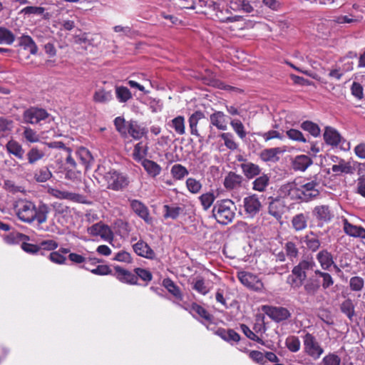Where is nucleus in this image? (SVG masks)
<instances>
[{
    "instance_id": "f3484780",
    "label": "nucleus",
    "mask_w": 365,
    "mask_h": 365,
    "mask_svg": "<svg viewBox=\"0 0 365 365\" xmlns=\"http://www.w3.org/2000/svg\"><path fill=\"white\" fill-rule=\"evenodd\" d=\"M239 160L242 161L240 167L242 173L247 179H253L260 175L262 169L258 165L245 159H240Z\"/></svg>"
},
{
    "instance_id": "09e8293b",
    "label": "nucleus",
    "mask_w": 365,
    "mask_h": 365,
    "mask_svg": "<svg viewBox=\"0 0 365 365\" xmlns=\"http://www.w3.org/2000/svg\"><path fill=\"white\" fill-rule=\"evenodd\" d=\"M52 177V173L47 167H42L36 170L34 178L38 182H44Z\"/></svg>"
},
{
    "instance_id": "2f4dec72",
    "label": "nucleus",
    "mask_w": 365,
    "mask_h": 365,
    "mask_svg": "<svg viewBox=\"0 0 365 365\" xmlns=\"http://www.w3.org/2000/svg\"><path fill=\"white\" fill-rule=\"evenodd\" d=\"M281 153L279 148H272L263 150L259 154V158L265 163H275L279 160L278 154Z\"/></svg>"
},
{
    "instance_id": "0eeeda50",
    "label": "nucleus",
    "mask_w": 365,
    "mask_h": 365,
    "mask_svg": "<svg viewBox=\"0 0 365 365\" xmlns=\"http://www.w3.org/2000/svg\"><path fill=\"white\" fill-rule=\"evenodd\" d=\"M304 351L314 360H317L324 353V349L317 339L311 334L307 333L303 339Z\"/></svg>"
},
{
    "instance_id": "e2e57ef3",
    "label": "nucleus",
    "mask_w": 365,
    "mask_h": 365,
    "mask_svg": "<svg viewBox=\"0 0 365 365\" xmlns=\"http://www.w3.org/2000/svg\"><path fill=\"white\" fill-rule=\"evenodd\" d=\"M220 137L224 140L225 145L230 150H235L238 145L233 139V135L230 133H222Z\"/></svg>"
},
{
    "instance_id": "4d7b16f0",
    "label": "nucleus",
    "mask_w": 365,
    "mask_h": 365,
    "mask_svg": "<svg viewBox=\"0 0 365 365\" xmlns=\"http://www.w3.org/2000/svg\"><path fill=\"white\" fill-rule=\"evenodd\" d=\"M353 69L352 63L348 66L346 70L342 69L340 67L336 66L330 69L328 76L331 79H335L336 81L341 80V77L344 76V73L346 71H351Z\"/></svg>"
},
{
    "instance_id": "6e6d98bb",
    "label": "nucleus",
    "mask_w": 365,
    "mask_h": 365,
    "mask_svg": "<svg viewBox=\"0 0 365 365\" xmlns=\"http://www.w3.org/2000/svg\"><path fill=\"white\" fill-rule=\"evenodd\" d=\"M284 250H285L287 256L291 260L297 258L299 255V250L294 242L291 241L286 242L284 246Z\"/></svg>"
},
{
    "instance_id": "dca6fc26",
    "label": "nucleus",
    "mask_w": 365,
    "mask_h": 365,
    "mask_svg": "<svg viewBox=\"0 0 365 365\" xmlns=\"http://www.w3.org/2000/svg\"><path fill=\"white\" fill-rule=\"evenodd\" d=\"M343 231L349 237L355 238H365V229L351 223L348 219L341 218Z\"/></svg>"
},
{
    "instance_id": "72a5a7b5",
    "label": "nucleus",
    "mask_w": 365,
    "mask_h": 365,
    "mask_svg": "<svg viewBox=\"0 0 365 365\" xmlns=\"http://www.w3.org/2000/svg\"><path fill=\"white\" fill-rule=\"evenodd\" d=\"M46 155L45 149L40 148L37 146L32 147L26 153L28 163L31 165L35 164L36 162L43 159Z\"/></svg>"
},
{
    "instance_id": "f257e3e1",
    "label": "nucleus",
    "mask_w": 365,
    "mask_h": 365,
    "mask_svg": "<svg viewBox=\"0 0 365 365\" xmlns=\"http://www.w3.org/2000/svg\"><path fill=\"white\" fill-rule=\"evenodd\" d=\"M16 215L22 222L31 223L36 220L43 224L47 220L49 207L46 204H41L37 207L29 200H19L15 205Z\"/></svg>"
},
{
    "instance_id": "2eb2a0df",
    "label": "nucleus",
    "mask_w": 365,
    "mask_h": 365,
    "mask_svg": "<svg viewBox=\"0 0 365 365\" xmlns=\"http://www.w3.org/2000/svg\"><path fill=\"white\" fill-rule=\"evenodd\" d=\"M128 202L131 210L135 215L147 223L151 222L149 210L143 202L136 199H128Z\"/></svg>"
},
{
    "instance_id": "8fccbe9b",
    "label": "nucleus",
    "mask_w": 365,
    "mask_h": 365,
    "mask_svg": "<svg viewBox=\"0 0 365 365\" xmlns=\"http://www.w3.org/2000/svg\"><path fill=\"white\" fill-rule=\"evenodd\" d=\"M301 128L309 132L314 137H318L320 135V128L319 125L312 121L306 120L301 124Z\"/></svg>"
},
{
    "instance_id": "a211bd4d",
    "label": "nucleus",
    "mask_w": 365,
    "mask_h": 365,
    "mask_svg": "<svg viewBox=\"0 0 365 365\" xmlns=\"http://www.w3.org/2000/svg\"><path fill=\"white\" fill-rule=\"evenodd\" d=\"M212 126L223 131L227 129V116L222 111L215 110L210 115V127Z\"/></svg>"
},
{
    "instance_id": "a18cd8bd",
    "label": "nucleus",
    "mask_w": 365,
    "mask_h": 365,
    "mask_svg": "<svg viewBox=\"0 0 365 365\" xmlns=\"http://www.w3.org/2000/svg\"><path fill=\"white\" fill-rule=\"evenodd\" d=\"M147 153H148V148L146 146H145L143 144V143H141V142L138 143L135 145L134 150L133 152V159L135 161L141 163L142 160H144L145 159V157L146 156Z\"/></svg>"
},
{
    "instance_id": "4be33fe9",
    "label": "nucleus",
    "mask_w": 365,
    "mask_h": 365,
    "mask_svg": "<svg viewBox=\"0 0 365 365\" xmlns=\"http://www.w3.org/2000/svg\"><path fill=\"white\" fill-rule=\"evenodd\" d=\"M6 150L9 154L15 156L17 159H24L25 150L18 141L14 139L9 140L6 144Z\"/></svg>"
},
{
    "instance_id": "79ce46f5",
    "label": "nucleus",
    "mask_w": 365,
    "mask_h": 365,
    "mask_svg": "<svg viewBox=\"0 0 365 365\" xmlns=\"http://www.w3.org/2000/svg\"><path fill=\"white\" fill-rule=\"evenodd\" d=\"M113 99L111 91H106L103 88L98 89L93 94V101L99 103H107Z\"/></svg>"
},
{
    "instance_id": "cd10ccee",
    "label": "nucleus",
    "mask_w": 365,
    "mask_h": 365,
    "mask_svg": "<svg viewBox=\"0 0 365 365\" xmlns=\"http://www.w3.org/2000/svg\"><path fill=\"white\" fill-rule=\"evenodd\" d=\"M204 118L205 115L200 110H196L192 115H190L188 119V123L190 134L192 135H195L196 137L200 136L197 129V125L199 121Z\"/></svg>"
},
{
    "instance_id": "680f3d73",
    "label": "nucleus",
    "mask_w": 365,
    "mask_h": 365,
    "mask_svg": "<svg viewBox=\"0 0 365 365\" xmlns=\"http://www.w3.org/2000/svg\"><path fill=\"white\" fill-rule=\"evenodd\" d=\"M285 344L287 349L292 352H297L300 349V341L297 336H290L286 339Z\"/></svg>"
},
{
    "instance_id": "9b49d317",
    "label": "nucleus",
    "mask_w": 365,
    "mask_h": 365,
    "mask_svg": "<svg viewBox=\"0 0 365 365\" xmlns=\"http://www.w3.org/2000/svg\"><path fill=\"white\" fill-rule=\"evenodd\" d=\"M48 192L51 196L57 199L68 200L74 202L86 203V197L78 193L61 190L56 188H49Z\"/></svg>"
},
{
    "instance_id": "de8ad7c7",
    "label": "nucleus",
    "mask_w": 365,
    "mask_h": 365,
    "mask_svg": "<svg viewBox=\"0 0 365 365\" xmlns=\"http://www.w3.org/2000/svg\"><path fill=\"white\" fill-rule=\"evenodd\" d=\"M49 147H51V148H63L68 153V155L66 158V163L67 165L66 168H76L77 163H76L74 158H73L71 154L70 148L65 147L64 144L61 142L54 143L53 144L51 143L49 145Z\"/></svg>"
},
{
    "instance_id": "6e6552de",
    "label": "nucleus",
    "mask_w": 365,
    "mask_h": 365,
    "mask_svg": "<svg viewBox=\"0 0 365 365\" xmlns=\"http://www.w3.org/2000/svg\"><path fill=\"white\" fill-rule=\"evenodd\" d=\"M244 213L248 218H254L262 209V203L256 194L250 195L243 199Z\"/></svg>"
},
{
    "instance_id": "4c0bfd02",
    "label": "nucleus",
    "mask_w": 365,
    "mask_h": 365,
    "mask_svg": "<svg viewBox=\"0 0 365 365\" xmlns=\"http://www.w3.org/2000/svg\"><path fill=\"white\" fill-rule=\"evenodd\" d=\"M115 93L116 99L120 103H125L133 98L130 91L123 86H115Z\"/></svg>"
},
{
    "instance_id": "bb28decb",
    "label": "nucleus",
    "mask_w": 365,
    "mask_h": 365,
    "mask_svg": "<svg viewBox=\"0 0 365 365\" xmlns=\"http://www.w3.org/2000/svg\"><path fill=\"white\" fill-rule=\"evenodd\" d=\"M141 165L143 167L147 174L153 178H156L161 173V166L153 160L145 159L142 160Z\"/></svg>"
},
{
    "instance_id": "338daca9",
    "label": "nucleus",
    "mask_w": 365,
    "mask_h": 365,
    "mask_svg": "<svg viewBox=\"0 0 365 365\" xmlns=\"http://www.w3.org/2000/svg\"><path fill=\"white\" fill-rule=\"evenodd\" d=\"M114 125L116 130L122 135H127L128 123H125V119L123 117H117L114 120Z\"/></svg>"
},
{
    "instance_id": "7ed1b4c3",
    "label": "nucleus",
    "mask_w": 365,
    "mask_h": 365,
    "mask_svg": "<svg viewBox=\"0 0 365 365\" xmlns=\"http://www.w3.org/2000/svg\"><path fill=\"white\" fill-rule=\"evenodd\" d=\"M321 180L322 175H317L312 180L298 187L299 200L308 202L318 197L321 188Z\"/></svg>"
},
{
    "instance_id": "4468645a",
    "label": "nucleus",
    "mask_w": 365,
    "mask_h": 365,
    "mask_svg": "<svg viewBox=\"0 0 365 365\" xmlns=\"http://www.w3.org/2000/svg\"><path fill=\"white\" fill-rule=\"evenodd\" d=\"M88 232L93 236H99L105 241H111L113 234L110 228L103 223H96L88 227Z\"/></svg>"
},
{
    "instance_id": "a878e982",
    "label": "nucleus",
    "mask_w": 365,
    "mask_h": 365,
    "mask_svg": "<svg viewBox=\"0 0 365 365\" xmlns=\"http://www.w3.org/2000/svg\"><path fill=\"white\" fill-rule=\"evenodd\" d=\"M301 242L304 243L307 248L312 252H316L321 245L319 237L313 232H310L301 237Z\"/></svg>"
},
{
    "instance_id": "1a4fd4ad",
    "label": "nucleus",
    "mask_w": 365,
    "mask_h": 365,
    "mask_svg": "<svg viewBox=\"0 0 365 365\" xmlns=\"http://www.w3.org/2000/svg\"><path fill=\"white\" fill-rule=\"evenodd\" d=\"M262 310L273 321L280 322L286 320L290 317L291 314L289 311L282 307H273L269 305H264Z\"/></svg>"
},
{
    "instance_id": "6ab92c4d",
    "label": "nucleus",
    "mask_w": 365,
    "mask_h": 365,
    "mask_svg": "<svg viewBox=\"0 0 365 365\" xmlns=\"http://www.w3.org/2000/svg\"><path fill=\"white\" fill-rule=\"evenodd\" d=\"M312 214L317 220L322 222H328L334 217L333 212L326 205L316 206L312 211Z\"/></svg>"
},
{
    "instance_id": "bf43d9fd",
    "label": "nucleus",
    "mask_w": 365,
    "mask_h": 365,
    "mask_svg": "<svg viewBox=\"0 0 365 365\" xmlns=\"http://www.w3.org/2000/svg\"><path fill=\"white\" fill-rule=\"evenodd\" d=\"M230 125L240 138L244 139L246 137L247 133L245 130V126L240 120H232L230 121Z\"/></svg>"
},
{
    "instance_id": "ea45409f",
    "label": "nucleus",
    "mask_w": 365,
    "mask_h": 365,
    "mask_svg": "<svg viewBox=\"0 0 365 365\" xmlns=\"http://www.w3.org/2000/svg\"><path fill=\"white\" fill-rule=\"evenodd\" d=\"M19 45L25 50H29L31 54H36L38 51L36 44L29 36H22L19 39Z\"/></svg>"
},
{
    "instance_id": "b1692460",
    "label": "nucleus",
    "mask_w": 365,
    "mask_h": 365,
    "mask_svg": "<svg viewBox=\"0 0 365 365\" xmlns=\"http://www.w3.org/2000/svg\"><path fill=\"white\" fill-rule=\"evenodd\" d=\"M243 178L242 175L236 174L234 172H230L225 178L224 186L227 190L237 189L241 187Z\"/></svg>"
},
{
    "instance_id": "f8f14e48",
    "label": "nucleus",
    "mask_w": 365,
    "mask_h": 365,
    "mask_svg": "<svg viewBox=\"0 0 365 365\" xmlns=\"http://www.w3.org/2000/svg\"><path fill=\"white\" fill-rule=\"evenodd\" d=\"M315 262L312 259H303L294 266L292 273L294 274L300 281L304 282L307 278V272L313 269Z\"/></svg>"
},
{
    "instance_id": "603ef678",
    "label": "nucleus",
    "mask_w": 365,
    "mask_h": 365,
    "mask_svg": "<svg viewBox=\"0 0 365 365\" xmlns=\"http://www.w3.org/2000/svg\"><path fill=\"white\" fill-rule=\"evenodd\" d=\"M15 40L14 34L3 27H0V44L11 45Z\"/></svg>"
},
{
    "instance_id": "39448f33",
    "label": "nucleus",
    "mask_w": 365,
    "mask_h": 365,
    "mask_svg": "<svg viewBox=\"0 0 365 365\" xmlns=\"http://www.w3.org/2000/svg\"><path fill=\"white\" fill-rule=\"evenodd\" d=\"M51 119L50 114L45 109L34 106L26 109L22 114L23 123L32 125L41 121L49 122Z\"/></svg>"
},
{
    "instance_id": "58836bf2",
    "label": "nucleus",
    "mask_w": 365,
    "mask_h": 365,
    "mask_svg": "<svg viewBox=\"0 0 365 365\" xmlns=\"http://www.w3.org/2000/svg\"><path fill=\"white\" fill-rule=\"evenodd\" d=\"M163 287L172 294L177 299L182 300V294L179 288L174 282L170 278L164 279L163 281Z\"/></svg>"
},
{
    "instance_id": "69168bd1",
    "label": "nucleus",
    "mask_w": 365,
    "mask_h": 365,
    "mask_svg": "<svg viewBox=\"0 0 365 365\" xmlns=\"http://www.w3.org/2000/svg\"><path fill=\"white\" fill-rule=\"evenodd\" d=\"M341 312L351 320L355 314L354 307L351 300L344 301L341 306Z\"/></svg>"
},
{
    "instance_id": "5fc2aeb1",
    "label": "nucleus",
    "mask_w": 365,
    "mask_h": 365,
    "mask_svg": "<svg viewBox=\"0 0 365 365\" xmlns=\"http://www.w3.org/2000/svg\"><path fill=\"white\" fill-rule=\"evenodd\" d=\"M191 312L193 315H198L206 321H211L212 317L207 311L200 305L192 304L191 307Z\"/></svg>"
},
{
    "instance_id": "9d476101",
    "label": "nucleus",
    "mask_w": 365,
    "mask_h": 365,
    "mask_svg": "<svg viewBox=\"0 0 365 365\" xmlns=\"http://www.w3.org/2000/svg\"><path fill=\"white\" fill-rule=\"evenodd\" d=\"M54 220L61 225H66L71 219V209L62 203L56 202L53 204Z\"/></svg>"
},
{
    "instance_id": "5701e85b",
    "label": "nucleus",
    "mask_w": 365,
    "mask_h": 365,
    "mask_svg": "<svg viewBox=\"0 0 365 365\" xmlns=\"http://www.w3.org/2000/svg\"><path fill=\"white\" fill-rule=\"evenodd\" d=\"M270 184V175L268 174L263 173L261 175H258L252 182V190L263 192H265Z\"/></svg>"
},
{
    "instance_id": "3c124183",
    "label": "nucleus",
    "mask_w": 365,
    "mask_h": 365,
    "mask_svg": "<svg viewBox=\"0 0 365 365\" xmlns=\"http://www.w3.org/2000/svg\"><path fill=\"white\" fill-rule=\"evenodd\" d=\"M22 135L25 140L29 143H34L40 141L39 135L36 130L30 127H25Z\"/></svg>"
},
{
    "instance_id": "412c9836",
    "label": "nucleus",
    "mask_w": 365,
    "mask_h": 365,
    "mask_svg": "<svg viewBox=\"0 0 365 365\" xmlns=\"http://www.w3.org/2000/svg\"><path fill=\"white\" fill-rule=\"evenodd\" d=\"M279 195L282 197H289L292 200H299L298 187L295 182H287L279 189Z\"/></svg>"
},
{
    "instance_id": "aec40b11",
    "label": "nucleus",
    "mask_w": 365,
    "mask_h": 365,
    "mask_svg": "<svg viewBox=\"0 0 365 365\" xmlns=\"http://www.w3.org/2000/svg\"><path fill=\"white\" fill-rule=\"evenodd\" d=\"M115 276L120 282L130 284H135L138 282V277L135 274L131 273L120 266L114 267Z\"/></svg>"
},
{
    "instance_id": "0e129e2a",
    "label": "nucleus",
    "mask_w": 365,
    "mask_h": 365,
    "mask_svg": "<svg viewBox=\"0 0 365 365\" xmlns=\"http://www.w3.org/2000/svg\"><path fill=\"white\" fill-rule=\"evenodd\" d=\"M186 187L191 193L197 194L200 191L202 188V184L196 179L189 178L186 180Z\"/></svg>"
},
{
    "instance_id": "37998d69",
    "label": "nucleus",
    "mask_w": 365,
    "mask_h": 365,
    "mask_svg": "<svg viewBox=\"0 0 365 365\" xmlns=\"http://www.w3.org/2000/svg\"><path fill=\"white\" fill-rule=\"evenodd\" d=\"M182 208L179 206L165 205L163 206V216L165 219H177L182 212Z\"/></svg>"
},
{
    "instance_id": "f03ea898",
    "label": "nucleus",
    "mask_w": 365,
    "mask_h": 365,
    "mask_svg": "<svg viewBox=\"0 0 365 365\" xmlns=\"http://www.w3.org/2000/svg\"><path fill=\"white\" fill-rule=\"evenodd\" d=\"M235 203L231 200H217L213 206L212 215L220 224L227 225L235 216Z\"/></svg>"
},
{
    "instance_id": "423d86ee",
    "label": "nucleus",
    "mask_w": 365,
    "mask_h": 365,
    "mask_svg": "<svg viewBox=\"0 0 365 365\" xmlns=\"http://www.w3.org/2000/svg\"><path fill=\"white\" fill-rule=\"evenodd\" d=\"M237 278L245 287L250 290L262 292L264 289L262 280L257 275L251 272L240 271L237 273Z\"/></svg>"
},
{
    "instance_id": "e433bc0d",
    "label": "nucleus",
    "mask_w": 365,
    "mask_h": 365,
    "mask_svg": "<svg viewBox=\"0 0 365 365\" xmlns=\"http://www.w3.org/2000/svg\"><path fill=\"white\" fill-rule=\"evenodd\" d=\"M308 216L304 213L294 215L291 221L292 228L297 231H302L307 227Z\"/></svg>"
},
{
    "instance_id": "393cba45",
    "label": "nucleus",
    "mask_w": 365,
    "mask_h": 365,
    "mask_svg": "<svg viewBox=\"0 0 365 365\" xmlns=\"http://www.w3.org/2000/svg\"><path fill=\"white\" fill-rule=\"evenodd\" d=\"M315 276L310 277L304 282V289L307 294L310 296H314L317 292L319 290L321 287V282L319 279Z\"/></svg>"
},
{
    "instance_id": "20e7f679",
    "label": "nucleus",
    "mask_w": 365,
    "mask_h": 365,
    "mask_svg": "<svg viewBox=\"0 0 365 365\" xmlns=\"http://www.w3.org/2000/svg\"><path fill=\"white\" fill-rule=\"evenodd\" d=\"M104 178L107 182V187L114 191H120L126 188L130 180L125 173L112 170L106 173Z\"/></svg>"
},
{
    "instance_id": "864d4df0",
    "label": "nucleus",
    "mask_w": 365,
    "mask_h": 365,
    "mask_svg": "<svg viewBox=\"0 0 365 365\" xmlns=\"http://www.w3.org/2000/svg\"><path fill=\"white\" fill-rule=\"evenodd\" d=\"M200 203L205 210H207L213 204L215 196L213 192H208L199 197Z\"/></svg>"
},
{
    "instance_id": "473e14b6",
    "label": "nucleus",
    "mask_w": 365,
    "mask_h": 365,
    "mask_svg": "<svg viewBox=\"0 0 365 365\" xmlns=\"http://www.w3.org/2000/svg\"><path fill=\"white\" fill-rule=\"evenodd\" d=\"M331 170L336 174H352L355 171V168L351 165V162L340 159L337 164L332 165Z\"/></svg>"
},
{
    "instance_id": "c03bdc74",
    "label": "nucleus",
    "mask_w": 365,
    "mask_h": 365,
    "mask_svg": "<svg viewBox=\"0 0 365 365\" xmlns=\"http://www.w3.org/2000/svg\"><path fill=\"white\" fill-rule=\"evenodd\" d=\"M172 177L176 180H182L189 174L187 169L181 164H175L170 169Z\"/></svg>"
},
{
    "instance_id": "c85d7f7f",
    "label": "nucleus",
    "mask_w": 365,
    "mask_h": 365,
    "mask_svg": "<svg viewBox=\"0 0 365 365\" xmlns=\"http://www.w3.org/2000/svg\"><path fill=\"white\" fill-rule=\"evenodd\" d=\"M316 258L320 264L322 269L328 270L334 263L332 255L327 250H322L319 252Z\"/></svg>"
},
{
    "instance_id": "13d9d810",
    "label": "nucleus",
    "mask_w": 365,
    "mask_h": 365,
    "mask_svg": "<svg viewBox=\"0 0 365 365\" xmlns=\"http://www.w3.org/2000/svg\"><path fill=\"white\" fill-rule=\"evenodd\" d=\"M314 273L317 276L322 278V286L324 289H327L334 284V279L328 272H324L317 269Z\"/></svg>"
},
{
    "instance_id": "7c9ffc66",
    "label": "nucleus",
    "mask_w": 365,
    "mask_h": 365,
    "mask_svg": "<svg viewBox=\"0 0 365 365\" xmlns=\"http://www.w3.org/2000/svg\"><path fill=\"white\" fill-rule=\"evenodd\" d=\"M324 139L327 144L336 146L341 143V137L335 129L327 126L324 133Z\"/></svg>"
},
{
    "instance_id": "49530a36",
    "label": "nucleus",
    "mask_w": 365,
    "mask_h": 365,
    "mask_svg": "<svg viewBox=\"0 0 365 365\" xmlns=\"http://www.w3.org/2000/svg\"><path fill=\"white\" fill-rule=\"evenodd\" d=\"M76 155L81 160V163L85 165L86 169H88L90 163L93 160L90 151L82 147L77 150Z\"/></svg>"
},
{
    "instance_id": "a19ab883",
    "label": "nucleus",
    "mask_w": 365,
    "mask_h": 365,
    "mask_svg": "<svg viewBox=\"0 0 365 365\" xmlns=\"http://www.w3.org/2000/svg\"><path fill=\"white\" fill-rule=\"evenodd\" d=\"M217 334L228 342H237L240 339V335L233 329H219Z\"/></svg>"
},
{
    "instance_id": "c9c22d12",
    "label": "nucleus",
    "mask_w": 365,
    "mask_h": 365,
    "mask_svg": "<svg viewBox=\"0 0 365 365\" xmlns=\"http://www.w3.org/2000/svg\"><path fill=\"white\" fill-rule=\"evenodd\" d=\"M312 164V159L306 155H299L296 156L292 163L293 168L295 170L299 171H304Z\"/></svg>"
},
{
    "instance_id": "052dcab7",
    "label": "nucleus",
    "mask_w": 365,
    "mask_h": 365,
    "mask_svg": "<svg viewBox=\"0 0 365 365\" xmlns=\"http://www.w3.org/2000/svg\"><path fill=\"white\" fill-rule=\"evenodd\" d=\"M280 204L278 201H272L269 203L268 207V212L273 216L276 220H280L282 216V211L281 210Z\"/></svg>"
},
{
    "instance_id": "ddd939ff",
    "label": "nucleus",
    "mask_w": 365,
    "mask_h": 365,
    "mask_svg": "<svg viewBox=\"0 0 365 365\" xmlns=\"http://www.w3.org/2000/svg\"><path fill=\"white\" fill-rule=\"evenodd\" d=\"M132 247L134 252L141 257L148 259H155L156 258V254L154 250L143 240H139L137 242L134 243Z\"/></svg>"
},
{
    "instance_id": "f704fd0d",
    "label": "nucleus",
    "mask_w": 365,
    "mask_h": 365,
    "mask_svg": "<svg viewBox=\"0 0 365 365\" xmlns=\"http://www.w3.org/2000/svg\"><path fill=\"white\" fill-rule=\"evenodd\" d=\"M170 128H173L175 132L179 135H182L185 134V120L182 115H178L168 123Z\"/></svg>"
},
{
    "instance_id": "c756f323",
    "label": "nucleus",
    "mask_w": 365,
    "mask_h": 365,
    "mask_svg": "<svg viewBox=\"0 0 365 365\" xmlns=\"http://www.w3.org/2000/svg\"><path fill=\"white\" fill-rule=\"evenodd\" d=\"M128 133L134 139L140 140L145 135L146 130L145 128L140 125L137 121L130 120L128 122L127 134Z\"/></svg>"
},
{
    "instance_id": "774afa93",
    "label": "nucleus",
    "mask_w": 365,
    "mask_h": 365,
    "mask_svg": "<svg viewBox=\"0 0 365 365\" xmlns=\"http://www.w3.org/2000/svg\"><path fill=\"white\" fill-rule=\"evenodd\" d=\"M323 365H340L341 359L335 354H329L322 359Z\"/></svg>"
}]
</instances>
